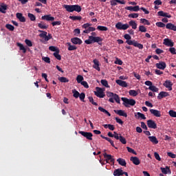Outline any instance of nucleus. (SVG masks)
Masks as SVG:
<instances>
[{
  "label": "nucleus",
  "mask_w": 176,
  "mask_h": 176,
  "mask_svg": "<svg viewBox=\"0 0 176 176\" xmlns=\"http://www.w3.org/2000/svg\"><path fill=\"white\" fill-rule=\"evenodd\" d=\"M43 20H46V21H54V16H52V15H44L41 17Z\"/></svg>",
  "instance_id": "23"
},
{
  "label": "nucleus",
  "mask_w": 176,
  "mask_h": 176,
  "mask_svg": "<svg viewBox=\"0 0 176 176\" xmlns=\"http://www.w3.org/2000/svg\"><path fill=\"white\" fill-rule=\"evenodd\" d=\"M6 28L7 30H9V31H14V26L10 24H6Z\"/></svg>",
  "instance_id": "48"
},
{
  "label": "nucleus",
  "mask_w": 176,
  "mask_h": 176,
  "mask_svg": "<svg viewBox=\"0 0 176 176\" xmlns=\"http://www.w3.org/2000/svg\"><path fill=\"white\" fill-rule=\"evenodd\" d=\"M155 25H157V27H159L160 28H164V27H166V24H164L162 22H157Z\"/></svg>",
  "instance_id": "51"
},
{
  "label": "nucleus",
  "mask_w": 176,
  "mask_h": 176,
  "mask_svg": "<svg viewBox=\"0 0 176 176\" xmlns=\"http://www.w3.org/2000/svg\"><path fill=\"white\" fill-rule=\"evenodd\" d=\"M38 28H41V30H47L49 28L48 25H46V24L44 22H41L38 23Z\"/></svg>",
  "instance_id": "31"
},
{
  "label": "nucleus",
  "mask_w": 176,
  "mask_h": 176,
  "mask_svg": "<svg viewBox=\"0 0 176 176\" xmlns=\"http://www.w3.org/2000/svg\"><path fill=\"white\" fill-rule=\"evenodd\" d=\"M154 156L156 160H158V162H160L162 160V158H160V155L157 152L154 153Z\"/></svg>",
  "instance_id": "60"
},
{
  "label": "nucleus",
  "mask_w": 176,
  "mask_h": 176,
  "mask_svg": "<svg viewBox=\"0 0 176 176\" xmlns=\"http://www.w3.org/2000/svg\"><path fill=\"white\" fill-rule=\"evenodd\" d=\"M122 101H123V105L126 108H129V105L134 107L135 105V100L129 99L127 98H121Z\"/></svg>",
  "instance_id": "4"
},
{
  "label": "nucleus",
  "mask_w": 176,
  "mask_h": 176,
  "mask_svg": "<svg viewBox=\"0 0 176 176\" xmlns=\"http://www.w3.org/2000/svg\"><path fill=\"white\" fill-rule=\"evenodd\" d=\"M167 155L169 157H171V159H175L176 157V155L171 153V152H168L167 153Z\"/></svg>",
  "instance_id": "61"
},
{
  "label": "nucleus",
  "mask_w": 176,
  "mask_h": 176,
  "mask_svg": "<svg viewBox=\"0 0 176 176\" xmlns=\"http://www.w3.org/2000/svg\"><path fill=\"white\" fill-rule=\"evenodd\" d=\"M126 10H129L130 12H138L140 10V6H127L125 8Z\"/></svg>",
  "instance_id": "12"
},
{
  "label": "nucleus",
  "mask_w": 176,
  "mask_h": 176,
  "mask_svg": "<svg viewBox=\"0 0 176 176\" xmlns=\"http://www.w3.org/2000/svg\"><path fill=\"white\" fill-rule=\"evenodd\" d=\"M49 50H50L51 52H57V51H59L60 49L54 47V46H50L49 47Z\"/></svg>",
  "instance_id": "54"
},
{
  "label": "nucleus",
  "mask_w": 176,
  "mask_h": 176,
  "mask_svg": "<svg viewBox=\"0 0 176 176\" xmlns=\"http://www.w3.org/2000/svg\"><path fill=\"white\" fill-rule=\"evenodd\" d=\"M28 17H29L30 21H35V20H36V17L35 16V15L31 13L28 14Z\"/></svg>",
  "instance_id": "38"
},
{
  "label": "nucleus",
  "mask_w": 176,
  "mask_h": 176,
  "mask_svg": "<svg viewBox=\"0 0 176 176\" xmlns=\"http://www.w3.org/2000/svg\"><path fill=\"white\" fill-rule=\"evenodd\" d=\"M117 162L120 166H124V167H126V165L127 164V162H126V160L123 158H118Z\"/></svg>",
  "instance_id": "30"
},
{
  "label": "nucleus",
  "mask_w": 176,
  "mask_h": 176,
  "mask_svg": "<svg viewBox=\"0 0 176 176\" xmlns=\"http://www.w3.org/2000/svg\"><path fill=\"white\" fill-rule=\"evenodd\" d=\"M116 83L119 85V86H121V87H127L129 86L126 81H123L122 80H116Z\"/></svg>",
  "instance_id": "22"
},
{
  "label": "nucleus",
  "mask_w": 176,
  "mask_h": 176,
  "mask_svg": "<svg viewBox=\"0 0 176 176\" xmlns=\"http://www.w3.org/2000/svg\"><path fill=\"white\" fill-rule=\"evenodd\" d=\"M83 76H81V75H78L77 77H76V80H77V82L78 83H82L83 82Z\"/></svg>",
  "instance_id": "47"
},
{
  "label": "nucleus",
  "mask_w": 176,
  "mask_h": 176,
  "mask_svg": "<svg viewBox=\"0 0 176 176\" xmlns=\"http://www.w3.org/2000/svg\"><path fill=\"white\" fill-rule=\"evenodd\" d=\"M164 45H165V46L173 47V46H174V42L170 40V38H165L164 39Z\"/></svg>",
  "instance_id": "14"
},
{
  "label": "nucleus",
  "mask_w": 176,
  "mask_h": 176,
  "mask_svg": "<svg viewBox=\"0 0 176 176\" xmlns=\"http://www.w3.org/2000/svg\"><path fill=\"white\" fill-rule=\"evenodd\" d=\"M16 45L18 46V47H19V50L23 51V53H27V49H25L23 44H21V43H17Z\"/></svg>",
  "instance_id": "32"
},
{
  "label": "nucleus",
  "mask_w": 176,
  "mask_h": 176,
  "mask_svg": "<svg viewBox=\"0 0 176 176\" xmlns=\"http://www.w3.org/2000/svg\"><path fill=\"white\" fill-rule=\"evenodd\" d=\"M43 61H45V63H47V64H50V58L47 56L43 57Z\"/></svg>",
  "instance_id": "63"
},
{
  "label": "nucleus",
  "mask_w": 176,
  "mask_h": 176,
  "mask_svg": "<svg viewBox=\"0 0 176 176\" xmlns=\"http://www.w3.org/2000/svg\"><path fill=\"white\" fill-rule=\"evenodd\" d=\"M148 89L149 90H151V91H153L154 93H157V91H159V88L156 87L154 85L149 87Z\"/></svg>",
  "instance_id": "41"
},
{
  "label": "nucleus",
  "mask_w": 176,
  "mask_h": 176,
  "mask_svg": "<svg viewBox=\"0 0 176 176\" xmlns=\"http://www.w3.org/2000/svg\"><path fill=\"white\" fill-rule=\"evenodd\" d=\"M140 21L141 23H142V24H144L145 25H151V22H149V21L147 19H141Z\"/></svg>",
  "instance_id": "43"
},
{
  "label": "nucleus",
  "mask_w": 176,
  "mask_h": 176,
  "mask_svg": "<svg viewBox=\"0 0 176 176\" xmlns=\"http://www.w3.org/2000/svg\"><path fill=\"white\" fill-rule=\"evenodd\" d=\"M52 25H53V27L56 25H61V21H54L52 23Z\"/></svg>",
  "instance_id": "62"
},
{
  "label": "nucleus",
  "mask_w": 176,
  "mask_h": 176,
  "mask_svg": "<svg viewBox=\"0 0 176 176\" xmlns=\"http://www.w3.org/2000/svg\"><path fill=\"white\" fill-rule=\"evenodd\" d=\"M114 64H118V65H122L123 61H122V60L119 59L118 58H116L114 62Z\"/></svg>",
  "instance_id": "56"
},
{
  "label": "nucleus",
  "mask_w": 176,
  "mask_h": 176,
  "mask_svg": "<svg viewBox=\"0 0 176 176\" xmlns=\"http://www.w3.org/2000/svg\"><path fill=\"white\" fill-rule=\"evenodd\" d=\"M170 95L168 94V92L161 91L157 96V99L162 100V98H164V97H168Z\"/></svg>",
  "instance_id": "18"
},
{
  "label": "nucleus",
  "mask_w": 176,
  "mask_h": 176,
  "mask_svg": "<svg viewBox=\"0 0 176 176\" xmlns=\"http://www.w3.org/2000/svg\"><path fill=\"white\" fill-rule=\"evenodd\" d=\"M129 94V96H132L133 97H137V96H138V92L134 89L130 90Z\"/></svg>",
  "instance_id": "36"
},
{
  "label": "nucleus",
  "mask_w": 176,
  "mask_h": 176,
  "mask_svg": "<svg viewBox=\"0 0 176 176\" xmlns=\"http://www.w3.org/2000/svg\"><path fill=\"white\" fill-rule=\"evenodd\" d=\"M71 41L74 45H82V41H81V39L78 37L72 38Z\"/></svg>",
  "instance_id": "17"
},
{
  "label": "nucleus",
  "mask_w": 176,
  "mask_h": 176,
  "mask_svg": "<svg viewBox=\"0 0 176 176\" xmlns=\"http://www.w3.org/2000/svg\"><path fill=\"white\" fill-rule=\"evenodd\" d=\"M96 91H95L94 93L96 97H99V98H104L105 97V94H104V89L97 87L96 88Z\"/></svg>",
  "instance_id": "6"
},
{
  "label": "nucleus",
  "mask_w": 176,
  "mask_h": 176,
  "mask_svg": "<svg viewBox=\"0 0 176 176\" xmlns=\"http://www.w3.org/2000/svg\"><path fill=\"white\" fill-rule=\"evenodd\" d=\"M168 113L171 118H176V111H174V110H170Z\"/></svg>",
  "instance_id": "53"
},
{
  "label": "nucleus",
  "mask_w": 176,
  "mask_h": 176,
  "mask_svg": "<svg viewBox=\"0 0 176 176\" xmlns=\"http://www.w3.org/2000/svg\"><path fill=\"white\" fill-rule=\"evenodd\" d=\"M58 79V81L62 83H68V82H69V80L65 77H59Z\"/></svg>",
  "instance_id": "35"
},
{
  "label": "nucleus",
  "mask_w": 176,
  "mask_h": 176,
  "mask_svg": "<svg viewBox=\"0 0 176 176\" xmlns=\"http://www.w3.org/2000/svg\"><path fill=\"white\" fill-rule=\"evenodd\" d=\"M160 170L162 174H171V169L168 166H166L165 168L161 167Z\"/></svg>",
  "instance_id": "21"
},
{
  "label": "nucleus",
  "mask_w": 176,
  "mask_h": 176,
  "mask_svg": "<svg viewBox=\"0 0 176 176\" xmlns=\"http://www.w3.org/2000/svg\"><path fill=\"white\" fill-rule=\"evenodd\" d=\"M118 0H111L110 1L111 6H116V5H118Z\"/></svg>",
  "instance_id": "64"
},
{
  "label": "nucleus",
  "mask_w": 176,
  "mask_h": 176,
  "mask_svg": "<svg viewBox=\"0 0 176 176\" xmlns=\"http://www.w3.org/2000/svg\"><path fill=\"white\" fill-rule=\"evenodd\" d=\"M92 36H89L87 40L85 41V43L87 45H91V43H98V45H102V38L100 36H96L97 34L94 32L91 33Z\"/></svg>",
  "instance_id": "1"
},
{
  "label": "nucleus",
  "mask_w": 176,
  "mask_h": 176,
  "mask_svg": "<svg viewBox=\"0 0 176 176\" xmlns=\"http://www.w3.org/2000/svg\"><path fill=\"white\" fill-rule=\"evenodd\" d=\"M131 162L133 163L135 166L140 165L141 163V161H140V159L138 157H131L130 158Z\"/></svg>",
  "instance_id": "19"
},
{
  "label": "nucleus",
  "mask_w": 176,
  "mask_h": 176,
  "mask_svg": "<svg viewBox=\"0 0 176 176\" xmlns=\"http://www.w3.org/2000/svg\"><path fill=\"white\" fill-rule=\"evenodd\" d=\"M98 110L100 111V112H103V113L107 115V116H111V113L105 109H104L102 107H99Z\"/></svg>",
  "instance_id": "33"
},
{
  "label": "nucleus",
  "mask_w": 176,
  "mask_h": 176,
  "mask_svg": "<svg viewBox=\"0 0 176 176\" xmlns=\"http://www.w3.org/2000/svg\"><path fill=\"white\" fill-rule=\"evenodd\" d=\"M113 175L114 176H120V175H123V170H122V168H118L116 169L113 172Z\"/></svg>",
  "instance_id": "29"
},
{
  "label": "nucleus",
  "mask_w": 176,
  "mask_h": 176,
  "mask_svg": "<svg viewBox=\"0 0 176 176\" xmlns=\"http://www.w3.org/2000/svg\"><path fill=\"white\" fill-rule=\"evenodd\" d=\"M82 28H85V30L83 31V34H90V32H93L96 31V28L91 27V23H85L82 25Z\"/></svg>",
  "instance_id": "3"
},
{
  "label": "nucleus",
  "mask_w": 176,
  "mask_h": 176,
  "mask_svg": "<svg viewBox=\"0 0 176 176\" xmlns=\"http://www.w3.org/2000/svg\"><path fill=\"white\" fill-rule=\"evenodd\" d=\"M8 9V6H1L0 7V12L1 13H6V10Z\"/></svg>",
  "instance_id": "50"
},
{
  "label": "nucleus",
  "mask_w": 176,
  "mask_h": 176,
  "mask_svg": "<svg viewBox=\"0 0 176 176\" xmlns=\"http://www.w3.org/2000/svg\"><path fill=\"white\" fill-rule=\"evenodd\" d=\"M137 115H138V118H140L141 119H143L144 120H145V119H146V117H145V115H144V113H142L138 112Z\"/></svg>",
  "instance_id": "55"
},
{
  "label": "nucleus",
  "mask_w": 176,
  "mask_h": 176,
  "mask_svg": "<svg viewBox=\"0 0 176 176\" xmlns=\"http://www.w3.org/2000/svg\"><path fill=\"white\" fill-rule=\"evenodd\" d=\"M150 112L151 115H153V116H155L156 118H160L162 116V114L160 113V111L151 109Z\"/></svg>",
  "instance_id": "13"
},
{
  "label": "nucleus",
  "mask_w": 176,
  "mask_h": 176,
  "mask_svg": "<svg viewBox=\"0 0 176 176\" xmlns=\"http://www.w3.org/2000/svg\"><path fill=\"white\" fill-rule=\"evenodd\" d=\"M72 94L74 98H79V96H80V94H79V92L76 89H73Z\"/></svg>",
  "instance_id": "37"
},
{
  "label": "nucleus",
  "mask_w": 176,
  "mask_h": 176,
  "mask_svg": "<svg viewBox=\"0 0 176 176\" xmlns=\"http://www.w3.org/2000/svg\"><path fill=\"white\" fill-rule=\"evenodd\" d=\"M96 30H98V31H108V28L107 26L98 25Z\"/></svg>",
  "instance_id": "39"
},
{
  "label": "nucleus",
  "mask_w": 176,
  "mask_h": 176,
  "mask_svg": "<svg viewBox=\"0 0 176 176\" xmlns=\"http://www.w3.org/2000/svg\"><path fill=\"white\" fill-rule=\"evenodd\" d=\"M80 101H82L83 102H85V98H86V94L85 93H81L80 94V96H78Z\"/></svg>",
  "instance_id": "49"
},
{
  "label": "nucleus",
  "mask_w": 176,
  "mask_h": 176,
  "mask_svg": "<svg viewBox=\"0 0 176 176\" xmlns=\"http://www.w3.org/2000/svg\"><path fill=\"white\" fill-rule=\"evenodd\" d=\"M79 134H81L83 137L89 140V141H93V133L91 132H85L83 131H78Z\"/></svg>",
  "instance_id": "7"
},
{
  "label": "nucleus",
  "mask_w": 176,
  "mask_h": 176,
  "mask_svg": "<svg viewBox=\"0 0 176 176\" xmlns=\"http://www.w3.org/2000/svg\"><path fill=\"white\" fill-rule=\"evenodd\" d=\"M129 28H130V25H129V24H127V23L123 24L122 22H118L116 24V28L117 30H124V31Z\"/></svg>",
  "instance_id": "8"
},
{
  "label": "nucleus",
  "mask_w": 176,
  "mask_h": 176,
  "mask_svg": "<svg viewBox=\"0 0 176 176\" xmlns=\"http://www.w3.org/2000/svg\"><path fill=\"white\" fill-rule=\"evenodd\" d=\"M104 159H106L107 162H111V163H115V159L112 157L111 155L107 154V153H103Z\"/></svg>",
  "instance_id": "11"
},
{
  "label": "nucleus",
  "mask_w": 176,
  "mask_h": 176,
  "mask_svg": "<svg viewBox=\"0 0 176 176\" xmlns=\"http://www.w3.org/2000/svg\"><path fill=\"white\" fill-rule=\"evenodd\" d=\"M68 50L69 51H72V50H76V49H78V47H76V46L75 45H72L71 43H68Z\"/></svg>",
  "instance_id": "45"
},
{
  "label": "nucleus",
  "mask_w": 176,
  "mask_h": 176,
  "mask_svg": "<svg viewBox=\"0 0 176 176\" xmlns=\"http://www.w3.org/2000/svg\"><path fill=\"white\" fill-rule=\"evenodd\" d=\"M126 149L128 151V152H129V153H133V155H137V153L135 152V151H134V149L127 146Z\"/></svg>",
  "instance_id": "57"
},
{
  "label": "nucleus",
  "mask_w": 176,
  "mask_h": 176,
  "mask_svg": "<svg viewBox=\"0 0 176 176\" xmlns=\"http://www.w3.org/2000/svg\"><path fill=\"white\" fill-rule=\"evenodd\" d=\"M166 28L167 30H171L172 31H176V25L171 23H167L166 25Z\"/></svg>",
  "instance_id": "26"
},
{
  "label": "nucleus",
  "mask_w": 176,
  "mask_h": 176,
  "mask_svg": "<svg viewBox=\"0 0 176 176\" xmlns=\"http://www.w3.org/2000/svg\"><path fill=\"white\" fill-rule=\"evenodd\" d=\"M147 126L149 129H157V124L153 120H147Z\"/></svg>",
  "instance_id": "10"
},
{
  "label": "nucleus",
  "mask_w": 176,
  "mask_h": 176,
  "mask_svg": "<svg viewBox=\"0 0 176 176\" xmlns=\"http://www.w3.org/2000/svg\"><path fill=\"white\" fill-rule=\"evenodd\" d=\"M63 7L65 9L67 12L69 13H72V12H77V13H80L82 12V7L76 4V5H63Z\"/></svg>",
  "instance_id": "2"
},
{
  "label": "nucleus",
  "mask_w": 176,
  "mask_h": 176,
  "mask_svg": "<svg viewBox=\"0 0 176 176\" xmlns=\"http://www.w3.org/2000/svg\"><path fill=\"white\" fill-rule=\"evenodd\" d=\"M107 97H112L117 104H120V98L119 97V95L113 94V92H107Z\"/></svg>",
  "instance_id": "9"
},
{
  "label": "nucleus",
  "mask_w": 176,
  "mask_h": 176,
  "mask_svg": "<svg viewBox=\"0 0 176 176\" xmlns=\"http://www.w3.org/2000/svg\"><path fill=\"white\" fill-rule=\"evenodd\" d=\"M126 43L129 45H133V46H135V47H138V49H140V50H142V49H144V45L138 43L135 40L126 41Z\"/></svg>",
  "instance_id": "5"
},
{
  "label": "nucleus",
  "mask_w": 176,
  "mask_h": 176,
  "mask_svg": "<svg viewBox=\"0 0 176 176\" xmlns=\"http://www.w3.org/2000/svg\"><path fill=\"white\" fill-rule=\"evenodd\" d=\"M60 53V50L59 51H56V52H54V57L56 58V60H61V55L59 54Z\"/></svg>",
  "instance_id": "40"
},
{
  "label": "nucleus",
  "mask_w": 176,
  "mask_h": 176,
  "mask_svg": "<svg viewBox=\"0 0 176 176\" xmlns=\"http://www.w3.org/2000/svg\"><path fill=\"white\" fill-rule=\"evenodd\" d=\"M100 83H102V86H104V87H109L107 80H101Z\"/></svg>",
  "instance_id": "52"
},
{
  "label": "nucleus",
  "mask_w": 176,
  "mask_h": 176,
  "mask_svg": "<svg viewBox=\"0 0 176 176\" xmlns=\"http://www.w3.org/2000/svg\"><path fill=\"white\" fill-rule=\"evenodd\" d=\"M157 15L160 16L161 17H167V19H171V14L163 11L158 12Z\"/></svg>",
  "instance_id": "20"
},
{
  "label": "nucleus",
  "mask_w": 176,
  "mask_h": 176,
  "mask_svg": "<svg viewBox=\"0 0 176 176\" xmlns=\"http://www.w3.org/2000/svg\"><path fill=\"white\" fill-rule=\"evenodd\" d=\"M148 140L149 141H151V142H152L153 144H155V145L159 144V140H157V138H156V136H149Z\"/></svg>",
  "instance_id": "28"
},
{
  "label": "nucleus",
  "mask_w": 176,
  "mask_h": 176,
  "mask_svg": "<svg viewBox=\"0 0 176 176\" xmlns=\"http://www.w3.org/2000/svg\"><path fill=\"white\" fill-rule=\"evenodd\" d=\"M16 16V19H18L21 23H25V17L23 16V14L17 12Z\"/></svg>",
  "instance_id": "24"
},
{
  "label": "nucleus",
  "mask_w": 176,
  "mask_h": 176,
  "mask_svg": "<svg viewBox=\"0 0 176 176\" xmlns=\"http://www.w3.org/2000/svg\"><path fill=\"white\" fill-rule=\"evenodd\" d=\"M69 19H70V20H73L74 21H75V20H80L82 19V16H70L69 17Z\"/></svg>",
  "instance_id": "44"
},
{
  "label": "nucleus",
  "mask_w": 176,
  "mask_h": 176,
  "mask_svg": "<svg viewBox=\"0 0 176 176\" xmlns=\"http://www.w3.org/2000/svg\"><path fill=\"white\" fill-rule=\"evenodd\" d=\"M155 67L158 68V69H165L167 65L164 62L162 61V62H160L159 63H156Z\"/></svg>",
  "instance_id": "16"
},
{
  "label": "nucleus",
  "mask_w": 176,
  "mask_h": 176,
  "mask_svg": "<svg viewBox=\"0 0 176 176\" xmlns=\"http://www.w3.org/2000/svg\"><path fill=\"white\" fill-rule=\"evenodd\" d=\"M139 31H140V32H146V28L144 25H140L139 27Z\"/></svg>",
  "instance_id": "58"
},
{
  "label": "nucleus",
  "mask_w": 176,
  "mask_h": 176,
  "mask_svg": "<svg viewBox=\"0 0 176 176\" xmlns=\"http://www.w3.org/2000/svg\"><path fill=\"white\" fill-rule=\"evenodd\" d=\"M129 24V25L132 27L133 30H137V23L135 21H130Z\"/></svg>",
  "instance_id": "34"
},
{
  "label": "nucleus",
  "mask_w": 176,
  "mask_h": 176,
  "mask_svg": "<svg viewBox=\"0 0 176 176\" xmlns=\"http://www.w3.org/2000/svg\"><path fill=\"white\" fill-rule=\"evenodd\" d=\"M25 43H26V45H27L28 46H29V47H32V42L30 40L25 39Z\"/></svg>",
  "instance_id": "59"
},
{
  "label": "nucleus",
  "mask_w": 176,
  "mask_h": 176,
  "mask_svg": "<svg viewBox=\"0 0 176 176\" xmlns=\"http://www.w3.org/2000/svg\"><path fill=\"white\" fill-rule=\"evenodd\" d=\"M115 113L119 115V116H124V118H127V113L124 112L123 110H115Z\"/></svg>",
  "instance_id": "25"
},
{
  "label": "nucleus",
  "mask_w": 176,
  "mask_h": 176,
  "mask_svg": "<svg viewBox=\"0 0 176 176\" xmlns=\"http://www.w3.org/2000/svg\"><path fill=\"white\" fill-rule=\"evenodd\" d=\"M138 16H140L138 13H131L128 15V17H129V19H137Z\"/></svg>",
  "instance_id": "42"
},
{
  "label": "nucleus",
  "mask_w": 176,
  "mask_h": 176,
  "mask_svg": "<svg viewBox=\"0 0 176 176\" xmlns=\"http://www.w3.org/2000/svg\"><path fill=\"white\" fill-rule=\"evenodd\" d=\"M119 140L124 145L127 144V140H126V138H124V137L122 136V135H120V140Z\"/></svg>",
  "instance_id": "46"
},
{
  "label": "nucleus",
  "mask_w": 176,
  "mask_h": 176,
  "mask_svg": "<svg viewBox=\"0 0 176 176\" xmlns=\"http://www.w3.org/2000/svg\"><path fill=\"white\" fill-rule=\"evenodd\" d=\"M94 68L96 69V71H98V72H100L101 71V68H100L98 60H97V59L94 60Z\"/></svg>",
  "instance_id": "27"
},
{
  "label": "nucleus",
  "mask_w": 176,
  "mask_h": 176,
  "mask_svg": "<svg viewBox=\"0 0 176 176\" xmlns=\"http://www.w3.org/2000/svg\"><path fill=\"white\" fill-rule=\"evenodd\" d=\"M164 87H166V89H168L169 91H171L173 90V82H171L170 80H166L164 83Z\"/></svg>",
  "instance_id": "15"
}]
</instances>
